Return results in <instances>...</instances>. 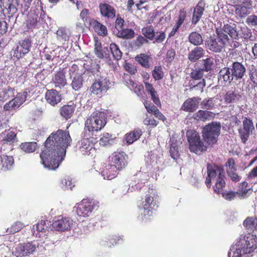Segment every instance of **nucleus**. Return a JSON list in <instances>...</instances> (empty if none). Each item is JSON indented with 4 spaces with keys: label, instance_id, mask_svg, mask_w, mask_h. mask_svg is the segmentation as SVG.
I'll use <instances>...</instances> for the list:
<instances>
[{
    "label": "nucleus",
    "instance_id": "052dcab7",
    "mask_svg": "<svg viewBox=\"0 0 257 257\" xmlns=\"http://www.w3.org/2000/svg\"><path fill=\"white\" fill-rule=\"evenodd\" d=\"M201 106L203 109L206 110L212 109L214 106V99L213 98H209L204 99L201 102Z\"/></svg>",
    "mask_w": 257,
    "mask_h": 257
},
{
    "label": "nucleus",
    "instance_id": "412c9836",
    "mask_svg": "<svg viewBox=\"0 0 257 257\" xmlns=\"http://www.w3.org/2000/svg\"><path fill=\"white\" fill-rule=\"evenodd\" d=\"M66 72L64 69L60 68L54 74L52 81L55 87L60 88L64 87L67 84V79L65 76Z\"/></svg>",
    "mask_w": 257,
    "mask_h": 257
},
{
    "label": "nucleus",
    "instance_id": "c9c22d12",
    "mask_svg": "<svg viewBox=\"0 0 257 257\" xmlns=\"http://www.w3.org/2000/svg\"><path fill=\"white\" fill-rule=\"evenodd\" d=\"M194 116L198 120L206 121L214 118L215 114L213 112L207 110H199L194 114Z\"/></svg>",
    "mask_w": 257,
    "mask_h": 257
},
{
    "label": "nucleus",
    "instance_id": "864d4df0",
    "mask_svg": "<svg viewBox=\"0 0 257 257\" xmlns=\"http://www.w3.org/2000/svg\"><path fill=\"white\" fill-rule=\"evenodd\" d=\"M243 250V246L240 243L236 245L235 250L233 251L232 257H249V254Z\"/></svg>",
    "mask_w": 257,
    "mask_h": 257
},
{
    "label": "nucleus",
    "instance_id": "6e6552de",
    "mask_svg": "<svg viewBox=\"0 0 257 257\" xmlns=\"http://www.w3.org/2000/svg\"><path fill=\"white\" fill-rule=\"evenodd\" d=\"M31 46L32 41L30 38L20 40L18 45L12 49L11 54L13 57L19 59L29 53Z\"/></svg>",
    "mask_w": 257,
    "mask_h": 257
},
{
    "label": "nucleus",
    "instance_id": "69168bd1",
    "mask_svg": "<svg viewBox=\"0 0 257 257\" xmlns=\"http://www.w3.org/2000/svg\"><path fill=\"white\" fill-rule=\"evenodd\" d=\"M124 24V20L120 17L119 15H118L115 22V29L116 32H119V31L123 29Z\"/></svg>",
    "mask_w": 257,
    "mask_h": 257
},
{
    "label": "nucleus",
    "instance_id": "bb28decb",
    "mask_svg": "<svg viewBox=\"0 0 257 257\" xmlns=\"http://www.w3.org/2000/svg\"><path fill=\"white\" fill-rule=\"evenodd\" d=\"M231 71V74L233 77L236 79H239L242 78L245 72L244 66L238 62H234L232 63L231 67L229 68Z\"/></svg>",
    "mask_w": 257,
    "mask_h": 257
},
{
    "label": "nucleus",
    "instance_id": "1a4fd4ad",
    "mask_svg": "<svg viewBox=\"0 0 257 257\" xmlns=\"http://www.w3.org/2000/svg\"><path fill=\"white\" fill-rule=\"evenodd\" d=\"M243 118L242 127H240L238 131L242 143L245 144L248 140L250 134L254 130V126L251 118L244 117Z\"/></svg>",
    "mask_w": 257,
    "mask_h": 257
},
{
    "label": "nucleus",
    "instance_id": "20e7f679",
    "mask_svg": "<svg viewBox=\"0 0 257 257\" xmlns=\"http://www.w3.org/2000/svg\"><path fill=\"white\" fill-rule=\"evenodd\" d=\"M221 125L219 122L212 121L205 125L202 130L204 141L209 145L215 144L220 134Z\"/></svg>",
    "mask_w": 257,
    "mask_h": 257
},
{
    "label": "nucleus",
    "instance_id": "f03ea898",
    "mask_svg": "<svg viewBox=\"0 0 257 257\" xmlns=\"http://www.w3.org/2000/svg\"><path fill=\"white\" fill-rule=\"evenodd\" d=\"M158 207L157 193L154 189L149 188L141 204L138 205L139 209L142 211V220L145 222L150 221Z\"/></svg>",
    "mask_w": 257,
    "mask_h": 257
},
{
    "label": "nucleus",
    "instance_id": "c03bdc74",
    "mask_svg": "<svg viewBox=\"0 0 257 257\" xmlns=\"http://www.w3.org/2000/svg\"><path fill=\"white\" fill-rule=\"evenodd\" d=\"M189 42L193 45L198 46L203 44L202 36L196 32H191L188 36Z\"/></svg>",
    "mask_w": 257,
    "mask_h": 257
},
{
    "label": "nucleus",
    "instance_id": "c85d7f7f",
    "mask_svg": "<svg viewBox=\"0 0 257 257\" xmlns=\"http://www.w3.org/2000/svg\"><path fill=\"white\" fill-rule=\"evenodd\" d=\"M101 15L108 19H113L115 16V10L112 6L106 3H101L99 5Z\"/></svg>",
    "mask_w": 257,
    "mask_h": 257
},
{
    "label": "nucleus",
    "instance_id": "4be33fe9",
    "mask_svg": "<svg viewBox=\"0 0 257 257\" xmlns=\"http://www.w3.org/2000/svg\"><path fill=\"white\" fill-rule=\"evenodd\" d=\"M218 82L222 85H226L230 83L233 77L230 73V69L228 67L222 68L218 75Z\"/></svg>",
    "mask_w": 257,
    "mask_h": 257
},
{
    "label": "nucleus",
    "instance_id": "4d7b16f0",
    "mask_svg": "<svg viewBox=\"0 0 257 257\" xmlns=\"http://www.w3.org/2000/svg\"><path fill=\"white\" fill-rule=\"evenodd\" d=\"M94 53L95 55L99 59H102L104 57L103 51L102 50L101 43L100 41L95 40L94 44Z\"/></svg>",
    "mask_w": 257,
    "mask_h": 257
},
{
    "label": "nucleus",
    "instance_id": "f257e3e1",
    "mask_svg": "<svg viewBox=\"0 0 257 257\" xmlns=\"http://www.w3.org/2000/svg\"><path fill=\"white\" fill-rule=\"evenodd\" d=\"M72 139L68 131L62 130L52 133L46 139L40 154L42 164L49 170H55L64 160L66 148Z\"/></svg>",
    "mask_w": 257,
    "mask_h": 257
},
{
    "label": "nucleus",
    "instance_id": "49530a36",
    "mask_svg": "<svg viewBox=\"0 0 257 257\" xmlns=\"http://www.w3.org/2000/svg\"><path fill=\"white\" fill-rule=\"evenodd\" d=\"M243 226L247 229L253 230L257 227V218L254 217H247L243 222Z\"/></svg>",
    "mask_w": 257,
    "mask_h": 257
},
{
    "label": "nucleus",
    "instance_id": "338daca9",
    "mask_svg": "<svg viewBox=\"0 0 257 257\" xmlns=\"http://www.w3.org/2000/svg\"><path fill=\"white\" fill-rule=\"evenodd\" d=\"M221 194L222 197L228 201H231L234 199L236 197V195L237 194L236 192L232 191H223Z\"/></svg>",
    "mask_w": 257,
    "mask_h": 257
},
{
    "label": "nucleus",
    "instance_id": "f8f14e48",
    "mask_svg": "<svg viewBox=\"0 0 257 257\" xmlns=\"http://www.w3.org/2000/svg\"><path fill=\"white\" fill-rule=\"evenodd\" d=\"M233 6L234 8V13L236 18L241 20L245 18L250 13L252 8V2L251 0H247L241 5Z\"/></svg>",
    "mask_w": 257,
    "mask_h": 257
},
{
    "label": "nucleus",
    "instance_id": "5fc2aeb1",
    "mask_svg": "<svg viewBox=\"0 0 257 257\" xmlns=\"http://www.w3.org/2000/svg\"><path fill=\"white\" fill-rule=\"evenodd\" d=\"M145 125L150 126L151 128L156 127L159 124V121L156 120L152 115L146 114V118L143 120Z\"/></svg>",
    "mask_w": 257,
    "mask_h": 257
},
{
    "label": "nucleus",
    "instance_id": "aec40b11",
    "mask_svg": "<svg viewBox=\"0 0 257 257\" xmlns=\"http://www.w3.org/2000/svg\"><path fill=\"white\" fill-rule=\"evenodd\" d=\"M15 161L13 156L5 155H0V171L7 172L11 170Z\"/></svg>",
    "mask_w": 257,
    "mask_h": 257
},
{
    "label": "nucleus",
    "instance_id": "c756f323",
    "mask_svg": "<svg viewBox=\"0 0 257 257\" xmlns=\"http://www.w3.org/2000/svg\"><path fill=\"white\" fill-rule=\"evenodd\" d=\"M143 132L141 128H137L134 129L133 131L125 135L124 139L126 143L128 145L133 144L140 138Z\"/></svg>",
    "mask_w": 257,
    "mask_h": 257
},
{
    "label": "nucleus",
    "instance_id": "680f3d73",
    "mask_svg": "<svg viewBox=\"0 0 257 257\" xmlns=\"http://www.w3.org/2000/svg\"><path fill=\"white\" fill-rule=\"evenodd\" d=\"M203 67L200 68L203 72H208L212 70L213 66V60L210 58H207L202 60Z\"/></svg>",
    "mask_w": 257,
    "mask_h": 257
},
{
    "label": "nucleus",
    "instance_id": "f3484780",
    "mask_svg": "<svg viewBox=\"0 0 257 257\" xmlns=\"http://www.w3.org/2000/svg\"><path fill=\"white\" fill-rule=\"evenodd\" d=\"M72 220L68 217H62L53 222L52 228L56 231H64L70 229Z\"/></svg>",
    "mask_w": 257,
    "mask_h": 257
},
{
    "label": "nucleus",
    "instance_id": "a878e982",
    "mask_svg": "<svg viewBox=\"0 0 257 257\" xmlns=\"http://www.w3.org/2000/svg\"><path fill=\"white\" fill-rule=\"evenodd\" d=\"M221 31L222 33L228 35L232 39L239 40L238 32L237 31L236 25L233 24L231 25L229 24H224L222 28H221Z\"/></svg>",
    "mask_w": 257,
    "mask_h": 257
},
{
    "label": "nucleus",
    "instance_id": "e2e57ef3",
    "mask_svg": "<svg viewBox=\"0 0 257 257\" xmlns=\"http://www.w3.org/2000/svg\"><path fill=\"white\" fill-rule=\"evenodd\" d=\"M187 17V12L185 8L181 9L179 12L178 19L176 24L181 26L183 24Z\"/></svg>",
    "mask_w": 257,
    "mask_h": 257
},
{
    "label": "nucleus",
    "instance_id": "f704fd0d",
    "mask_svg": "<svg viewBox=\"0 0 257 257\" xmlns=\"http://www.w3.org/2000/svg\"><path fill=\"white\" fill-rule=\"evenodd\" d=\"M135 60L137 61L142 67L149 69L151 67V61L152 58L150 55L146 53H141L135 57Z\"/></svg>",
    "mask_w": 257,
    "mask_h": 257
},
{
    "label": "nucleus",
    "instance_id": "de8ad7c7",
    "mask_svg": "<svg viewBox=\"0 0 257 257\" xmlns=\"http://www.w3.org/2000/svg\"><path fill=\"white\" fill-rule=\"evenodd\" d=\"M47 228V226L46 225V221L41 220L40 222H38L36 227H33V234H35L37 237H40L41 234L40 233L45 232Z\"/></svg>",
    "mask_w": 257,
    "mask_h": 257
},
{
    "label": "nucleus",
    "instance_id": "8fccbe9b",
    "mask_svg": "<svg viewBox=\"0 0 257 257\" xmlns=\"http://www.w3.org/2000/svg\"><path fill=\"white\" fill-rule=\"evenodd\" d=\"M109 48L114 59L119 60L121 58L122 52L117 45L115 43H112L110 44Z\"/></svg>",
    "mask_w": 257,
    "mask_h": 257
},
{
    "label": "nucleus",
    "instance_id": "6ab92c4d",
    "mask_svg": "<svg viewBox=\"0 0 257 257\" xmlns=\"http://www.w3.org/2000/svg\"><path fill=\"white\" fill-rule=\"evenodd\" d=\"M38 14L36 10H31L28 14L26 20V26L28 30L33 31L38 24Z\"/></svg>",
    "mask_w": 257,
    "mask_h": 257
},
{
    "label": "nucleus",
    "instance_id": "37998d69",
    "mask_svg": "<svg viewBox=\"0 0 257 257\" xmlns=\"http://www.w3.org/2000/svg\"><path fill=\"white\" fill-rule=\"evenodd\" d=\"M20 148L26 153H31L37 149L38 145L35 142H25L21 143Z\"/></svg>",
    "mask_w": 257,
    "mask_h": 257
},
{
    "label": "nucleus",
    "instance_id": "7c9ffc66",
    "mask_svg": "<svg viewBox=\"0 0 257 257\" xmlns=\"http://www.w3.org/2000/svg\"><path fill=\"white\" fill-rule=\"evenodd\" d=\"M117 171V169L109 163L103 168L101 175L104 179L111 180L116 176Z\"/></svg>",
    "mask_w": 257,
    "mask_h": 257
},
{
    "label": "nucleus",
    "instance_id": "dca6fc26",
    "mask_svg": "<svg viewBox=\"0 0 257 257\" xmlns=\"http://www.w3.org/2000/svg\"><path fill=\"white\" fill-rule=\"evenodd\" d=\"M45 99L47 103L53 106L57 105L62 100V95L54 89L47 90L45 93Z\"/></svg>",
    "mask_w": 257,
    "mask_h": 257
},
{
    "label": "nucleus",
    "instance_id": "393cba45",
    "mask_svg": "<svg viewBox=\"0 0 257 257\" xmlns=\"http://www.w3.org/2000/svg\"><path fill=\"white\" fill-rule=\"evenodd\" d=\"M241 98V95L235 89L227 91L223 96V100L226 104L237 103Z\"/></svg>",
    "mask_w": 257,
    "mask_h": 257
},
{
    "label": "nucleus",
    "instance_id": "39448f33",
    "mask_svg": "<svg viewBox=\"0 0 257 257\" xmlns=\"http://www.w3.org/2000/svg\"><path fill=\"white\" fill-rule=\"evenodd\" d=\"M216 37H210L206 41L207 47L211 51L220 52L224 48L226 44L229 41L228 36L222 33L220 28L215 29Z\"/></svg>",
    "mask_w": 257,
    "mask_h": 257
},
{
    "label": "nucleus",
    "instance_id": "a211bd4d",
    "mask_svg": "<svg viewBox=\"0 0 257 257\" xmlns=\"http://www.w3.org/2000/svg\"><path fill=\"white\" fill-rule=\"evenodd\" d=\"M205 3L200 0L194 8L191 23L193 25L197 24L201 19L205 11Z\"/></svg>",
    "mask_w": 257,
    "mask_h": 257
},
{
    "label": "nucleus",
    "instance_id": "9d476101",
    "mask_svg": "<svg viewBox=\"0 0 257 257\" xmlns=\"http://www.w3.org/2000/svg\"><path fill=\"white\" fill-rule=\"evenodd\" d=\"M36 246L32 242L20 243L13 248L12 253L16 257H23L32 254L36 250Z\"/></svg>",
    "mask_w": 257,
    "mask_h": 257
},
{
    "label": "nucleus",
    "instance_id": "774afa93",
    "mask_svg": "<svg viewBox=\"0 0 257 257\" xmlns=\"http://www.w3.org/2000/svg\"><path fill=\"white\" fill-rule=\"evenodd\" d=\"M245 23L250 27L257 26V16L252 15L248 16L246 19Z\"/></svg>",
    "mask_w": 257,
    "mask_h": 257
},
{
    "label": "nucleus",
    "instance_id": "473e14b6",
    "mask_svg": "<svg viewBox=\"0 0 257 257\" xmlns=\"http://www.w3.org/2000/svg\"><path fill=\"white\" fill-rule=\"evenodd\" d=\"M90 25L93 27L94 31L98 35L104 37L107 34L106 27L97 21L92 19L90 21Z\"/></svg>",
    "mask_w": 257,
    "mask_h": 257
},
{
    "label": "nucleus",
    "instance_id": "603ef678",
    "mask_svg": "<svg viewBox=\"0 0 257 257\" xmlns=\"http://www.w3.org/2000/svg\"><path fill=\"white\" fill-rule=\"evenodd\" d=\"M152 74L155 80L162 79L164 75L162 66L161 65L155 66L153 70L152 71Z\"/></svg>",
    "mask_w": 257,
    "mask_h": 257
},
{
    "label": "nucleus",
    "instance_id": "4c0bfd02",
    "mask_svg": "<svg viewBox=\"0 0 257 257\" xmlns=\"http://www.w3.org/2000/svg\"><path fill=\"white\" fill-rule=\"evenodd\" d=\"M239 34V39L240 38L244 41H253L255 39L252 36L251 31L246 26H243L240 27V30L238 31Z\"/></svg>",
    "mask_w": 257,
    "mask_h": 257
},
{
    "label": "nucleus",
    "instance_id": "6e6d98bb",
    "mask_svg": "<svg viewBox=\"0 0 257 257\" xmlns=\"http://www.w3.org/2000/svg\"><path fill=\"white\" fill-rule=\"evenodd\" d=\"M248 183L244 181L239 184L237 194L240 196L245 197L250 189H247Z\"/></svg>",
    "mask_w": 257,
    "mask_h": 257
},
{
    "label": "nucleus",
    "instance_id": "13d9d810",
    "mask_svg": "<svg viewBox=\"0 0 257 257\" xmlns=\"http://www.w3.org/2000/svg\"><path fill=\"white\" fill-rule=\"evenodd\" d=\"M149 40L142 35H139L134 41V45L137 48H141L144 44H148Z\"/></svg>",
    "mask_w": 257,
    "mask_h": 257
},
{
    "label": "nucleus",
    "instance_id": "ea45409f",
    "mask_svg": "<svg viewBox=\"0 0 257 257\" xmlns=\"http://www.w3.org/2000/svg\"><path fill=\"white\" fill-rule=\"evenodd\" d=\"M92 144L88 138H84L79 142V149L80 151L83 155L88 154V153L91 150Z\"/></svg>",
    "mask_w": 257,
    "mask_h": 257
},
{
    "label": "nucleus",
    "instance_id": "72a5a7b5",
    "mask_svg": "<svg viewBox=\"0 0 257 257\" xmlns=\"http://www.w3.org/2000/svg\"><path fill=\"white\" fill-rule=\"evenodd\" d=\"M204 54V49L202 47H196L189 53L188 58L191 62H195L202 58Z\"/></svg>",
    "mask_w": 257,
    "mask_h": 257
},
{
    "label": "nucleus",
    "instance_id": "4468645a",
    "mask_svg": "<svg viewBox=\"0 0 257 257\" xmlns=\"http://www.w3.org/2000/svg\"><path fill=\"white\" fill-rule=\"evenodd\" d=\"M98 207V205L94 202L83 199L78 204L76 212L79 216H88L93 209Z\"/></svg>",
    "mask_w": 257,
    "mask_h": 257
},
{
    "label": "nucleus",
    "instance_id": "ddd939ff",
    "mask_svg": "<svg viewBox=\"0 0 257 257\" xmlns=\"http://www.w3.org/2000/svg\"><path fill=\"white\" fill-rule=\"evenodd\" d=\"M78 67L76 65H73L70 69V77L72 79L70 84L75 91H79L83 87L84 79L82 74L78 73Z\"/></svg>",
    "mask_w": 257,
    "mask_h": 257
},
{
    "label": "nucleus",
    "instance_id": "09e8293b",
    "mask_svg": "<svg viewBox=\"0 0 257 257\" xmlns=\"http://www.w3.org/2000/svg\"><path fill=\"white\" fill-rule=\"evenodd\" d=\"M204 72L200 68H195L192 70L190 77L193 80V82L196 80L202 81L203 78Z\"/></svg>",
    "mask_w": 257,
    "mask_h": 257
},
{
    "label": "nucleus",
    "instance_id": "2eb2a0df",
    "mask_svg": "<svg viewBox=\"0 0 257 257\" xmlns=\"http://www.w3.org/2000/svg\"><path fill=\"white\" fill-rule=\"evenodd\" d=\"M240 244L243 246V251L249 254L257 248V236L253 234L247 233Z\"/></svg>",
    "mask_w": 257,
    "mask_h": 257
},
{
    "label": "nucleus",
    "instance_id": "cd10ccee",
    "mask_svg": "<svg viewBox=\"0 0 257 257\" xmlns=\"http://www.w3.org/2000/svg\"><path fill=\"white\" fill-rule=\"evenodd\" d=\"M76 105L73 103L65 104L62 106L59 109L60 115L68 120L72 117L75 110Z\"/></svg>",
    "mask_w": 257,
    "mask_h": 257
},
{
    "label": "nucleus",
    "instance_id": "a18cd8bd",
    "mask_svg": "<svg viewBox=\"0 0 257 257\" xmlns=\"http://www.w3.org/2000/svg\"><path fill=\"white\" fill-rule=\"evenodd\" d=\"M142 33L148 40H153L155 37L156 32L152 26H149L142 29Z\"/></svg>",
    "mask_w": 257,
    "mask_h": 257
},
{
    "label": "nucleus",
    "instance_id": "b1692460",
    "mask_svg": "<svg viewBox=\"0 0 257 257\" xmlns=\"http://www.w3.org/2000/svg\"><path fill=\"white\" fill-rule=\"evenodd\" d=\"M144 105L149 113L153 114L156 118L163 122L166 120L165 115L151 102L146 101L144 103Z\"/></svg>",
    "mask_w": 257,
    "mask_h": 257
},
{
    "label": "nucleus",
    "instance_id": "a19ab883",
    "mask_svg": "<svg viewBox=\"0 0 257 257\" xmlns=\"http://www.w3.org/2000/svg\"><path fill=\"white\" fill-rule=\"evenodd\" d=\"M27 95V92L26 91H24L22 93H19L16 98L9 101L8 103H7L4 105V109L6 110H9L10 109L14 108L15 106H16L15 103H16V102H17L16 99L20 97L21 99H22L21 103H23V102H24L26 100Z\"/></svg>",
    "mask_w": 257,
    "mask_h": 257
},
{
    "label": "nucleus",
    "instance_id": "58836bf2",
    "mask_svg": "<svg viewBox=\"0 0 257 257\" xmlns=\"http://www.w3.org/2000/svg\"><path fill=\"white\" fill-rule=\"evenodd\" d=\"M146 90L150 94L153 102L158 106L161 105V102L157 93L152 84L148 81L144 82Z\"/></svg>",
    "mask_w": 257,
    "mask_h": 257
},
{
    "label": "nucleus",
    "instance_id": "423d86ee",
    "mask_svg": "<svg viewBox=\"0 0 257 257\" xmlns=\"http://www.w3.org/2000/svg\"><path fill=\"white\" fill-rule=\"evenodd\" d=\"M186 137L191 152L198 154L207 150V147L201 140L199 134L196 131L188 130L186 132Z\"/></svg>",
    "mask_w": 257,
    "mask_h": 257
},
{
    "label": "nucleus",
    "instance_id": "3c124183",
    "mask_svg": "<svg viewBox=\"0 0 257 257\" xmlns=\"http://www.w3.org/2000/svg\"><path fill=\"white\" fill-rule=\"evenodd\" d=\"M112 137V135L108 133H103L99 140V144L103 146L111 144L114 139Z\"/></svg>",
    "mask_w": 257,
    "mask_h": 257
},
{
    "label": "nucleus",
    "instance_id": "5701e85b",
    "mask_svg": "<svg viewBox=\"0 0 257 257\" xmlns=\"http://www.w3.org/2000/svg\"><path fill=\"white\" fill-rule=\"evenodd\" d=\"M199 98L193 97L186 99L181 106V109L186 112H193L197 108Z\"/></svg>",
    "mask_w": 257,
    "mask_h": 257
},
{
    "label": "nucleus",
    "instance_id": "2f4dec72",
    "mask_svg": "<svg viewBox=\"0 0 257 257\" xmlns=\"http://www.w3.org/2000/svg\"><path fill=\"white\" fill-rule=\"evenodd\" d=\"M207 175L212 178H215L217 175V177H219L220 174L221 175L225 174L222 167L216 165H212L210 164H207Z\"/></svg>",
    "mask_w": 257,
    "mask_h": 257
},
{
    "label": "nucleus",
    "instance_id": "0eeeda50",
    "mask_svg": "<svg viewBox=\"0 0 257 257\" xmlns=\"http://www.w3.org/2000/svg\"><path fill=\"white\" fill-rule=\"evenodd\" d=\"M111 83L106 77L100 76L91 85L90 90L93 94L102 96L110 88Z\"/></svg>",
    "mask_w": 257,
    "mask_h": 257
},
{
    "label": "nucleus",
    "instance_id": "79ce46f5",
    "mask_svg": "<svg viewBox=\"0 0 257 257\" xmlns=\"http://www.w3.org/2000/svg\"><path fill=\"white\" fill-rule=\"evenodd\" d=\"M117 37L124 39H131L135 36V32L132 29L123 28L119 32H115Z\"/></svg>",
    "mask_w": 257,
    "mask_h": 257
},
{
    "label": "nucleus",
    "instance_id": "e433bc0d",
    "mask_svg": "<svg viewBox=\"0 0 257 257\" xmlns=\"http://www.w3.org/2000/svg\"><path fill=\"white\" fill-rule=\"evenodd\" d=\"M225 176L220 174L219 177H217L215 185L213 186V190L215 193L220 194L224 190L226 185L224 180Z\"/></svg>",
    "mask_w": 257,
    "mask_h": 257
},
{
    "label": "nucleus",
    "instance_id": "7ed1b4c3",
    "mask_svg": "<svg viewBox=\"0 0 257 257\" xmlns=\"http://www.w3.org/2000/svg\"><path fill=\"white\" fill-rule=\"evenodd\" d=\"M104 114L100 111L93 112L85 122V133L92 136L94 132L102 130L106 123Z\"/></svg>",
    "mask_w": 257,
    "mask_h": 257
},
{
    "label": "nucleus",
    "instance_id": "0e129e2a",
    "mask_svg": "<svg viewBox=\"0 0 257 257\" xmlns=\"http://www.w3.org/2000/svg\"><path fill=\"white\" fill-rule=\"evenodd\" d=\"M24 227V224L20 221H16L10 228V233H15L20 231Z\"/></svg>",
    "mask_w": 257,
    "mask_h": 257
},
{
    "label": "nucleus",
    "instance_id": "9b49d317",
    "mask_svg": "<svg viewBox=\"0 0 257 257\" xmlns=\"http://www.w3.org/2000/svg\"><path fill=\"white\" fill-rule=\"evenodd\" d=\"M127 156L123 152H114L109 157V162L117 171H121L127 165Z\"/></svg>",
    "mask_w": 257,
    "mask_h": 257
},
{
    "label": "nucleus",
    "instance_id": "bf43d9fd",
    "mask_svg": "<svg viewBox=\"0 0 257 257\" xmlns=\"http://www.w3.org/2000/svg\"><path fill=\"white\" fill-rule=\"evenodd\" d=\"M190 89H193L195 88L196 90L200 91L201 92H203L204 91V88L206 85V82L205 79H202V81H200L198 83L195 84L194 82H190Z\"/></svg>",
    "mask_w": 257,
    "mask_h": 257
}]
</instances>
